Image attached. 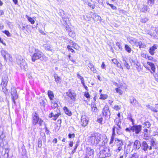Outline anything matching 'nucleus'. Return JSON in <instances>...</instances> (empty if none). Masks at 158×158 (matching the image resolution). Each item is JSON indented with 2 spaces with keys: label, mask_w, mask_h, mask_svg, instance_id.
I'll use <instances>...</instances> for the list:
<instances>
[{
  "label": "nucleus",
  "mask_w": 158,
  "mask_h": 158,
  "mask_svg": "<svg viewBox=\"0 0 158 158\" xmlns=\"http://www.w3.org/2000/svg\"><path fill=\"white\" fill-rule=\"evenodd\" d=\"M65 28L66 29V31L68 32L71 30V28L69 27V26L67 24H66L65 25Z\"/></svg>",
  "instance_id": "obj_47"
},
{
  "label": "nucleus",
  "mask_w": 158,
  "mask_h": 158,
  "mask_svg": "<svg viewBox=\"0 0 158 158\" xmlns=\"http://www.w3.org/2000/svg\"><path fill=\"white\" fill-rule=\"evenodd\" d=\"M148 20V19L147 18H142L140 20V21L142 23H146Z\"/></svg>",
  "instance_id": "obj_44"
},
{
  "label": "nucleus",
  "mask_w": 158,
  "mask_h": 158,
  "mask_svg": "<svg viewBox=\"0 0 158 158\" xmlns=\"http://www.w3.org/2000/svg\"><path fill=\"white\" fill-rule=\"evenodd\" d=\"M94 151L90 148H88L86 150V156L84 158H93Z\"/></svg>",
  "instance_id": "obj_4"
},
{
  "label": "nucleus",
  "mask_w": 158,
  "mask_h": 158,
  "mask_svg": "<svg viewBox=\"0 0 158 158\" xmlns=\"http://www.w3.org/2000/svg\"><path fill=\"white\" fill-rule=\"evenodd\" d=\"M127 119L128 120L131 122L132 123V125H134L135 124V120L132 118V116L131 115H130L129 116L127 117Z\"/></svg>",
  "instance_id": "obj_33"
},
{
  "label": "nucleus",
  "mask_w": 158,
  "mask_h": 158,
  "mask_svg": "<svg viewBox=\"0 0 158 158\" xmlns=\"http://www.w3.org/2000/svg\"><path fill=\"white\" fill-rule=\"evenodd\" d=\"M117 140L118 141V142H117L118 144L117 145V146H122L123 145V141L122 140H120L118 139H117Z\"/></svg>",
  "instance_id": "obj_34"
},
{
  "label": "nucleus",
  "mask_w": 158,
  "mask_h": 158,
  "mask_svg": "<svg viewBox=\"0 0 158 158\" xmlns=\"http://www.w3.org/2000/svg\"><path fill=\"white\" fill-rule=\"evenodd\" d=\"M129 102L132 105L135 106H137L139 104L138 101L133 96L130 97Z\"/></svg>",
  "instance_id": "obj_13"
},
{
  "label": "nucleus",
  "mask_w": 158,
  "mask_h": 158,
  "mask_svg": "<svg viewBox=\"0 0 158 158\" xmlns=\"http://www.w3.org/2000/svg\"><path fill=\"white\" fill-rule=\"evenodd\" d=\"M64 11L62 10H59V15L61 16H62L64 15Z\"/></svg>",
  "instance_id": "obj_53"
},
{
  "label": "nucleus",
  "mask_w": 158,
  "mask_h": 158,
  "mask_svg": "<svg viewBox=\"0 0 158 158\" xmlns=\"http://www.w3.org/2000/svg\"><path fill=\"white\" fill-rule=\"evenodd\" d=\"M53 104V105L52 106V107L53 108H57L58 106V104L56 103H52Z\"/></svg>",
  "instance_id": "obj_62"
},
{
  "label": "nucleus",
  "mask_w": 158,
  "mask_h": 158,
  "mask_svg": "<svg viewBox=\"0 0 158 158\" xmlns=\"http://www.w3.org/2000/svg\"><path fill=\"white\" fill-rule=\"evenodd\" d=\"M102 113L103 116L105 117L106 119H108L110 118V113L108 105H106L105 106L103 109Z\"/></svg>",
  "instance_id": "obj_2"
},
{
  "label": "nucleus",
  "mask_w": 158,
  "mask_h": 158,
  "mask_svg": "<svg viewBox=\"0 0 158 158\" xmlns=\"http://www.w3.org/2000/svg\"><path fill=\"white\" fill-rule=\"evenodd\" d=\"M52 101L51 103H57L59 102V99L57 98H55L53 100H52Z\"/></svg>",
  "instance_id": "obj_52"
},
{
  "label": "nucleus",
  "mask_w": 158,
  "mask_h": 158,
  "mask_svg": "<svg viewBox=\"0 0 158 158\" xmlns=\"http://www.w3.org/2000/svg\"><path fill=\"white\" fill-rule=\"evenodd\" d=\"M32 123L34 125H35L38 123L39 118L37 113L35 112L32 114Z\"/></svg>",
  "instance_id": "obj_12"
},
{
  "label": "nucleus",
  "mask_w": 158,
  "mask_h": 158,
  "mask_svg": "<svg viewBox=\"0 0 158 158\" xmlns=\"http://www.w3.org/2000/svg\"><path fill=\"white\" fill-rule=\"evenodd\" d=\"M54 78L55 79V81L57 83H59L61 81V79L60 77H58L57 75H55Z\"/></svg>",
  "instance_id": "obj_30"
},
{
  "label": "nucleus",
  "mask_w": 158,
  "mask_h": 158,
  "mask_svg": "<svg viewBox=\"0 0 158 158\" xmlns=\"http://www.w3.org/2000/svg\"><path fill=\"white\" fill-rule=\"evenodd\" d=\"M95 138V133L92 134V135L90 137V141L91 142L92 144H96V141Z\"/></svg>",
  "instance_id": "obj_22"
},
{
  "label": "nucleus",
  "mask_w": 158,
  "mask_h": 158,
  "mask_svg": "<svg viewBox=\"0 0 158 158\" xmlns=\"http://www.w3.org/2000/svg\"><path fill=\"white\" fill-rule=\"evenodd\" d=\"M123 63L124 65L127 68L129 69H130V67L129 64L127 63V58L126 57L123 56Z\"/></svg>",
  "instance_id": "obj_20"
},
{
  "label": "nucleus",
  "mask_w": 158,
  "mask_h": 158,
  "mask_svg": "<svg viewBox=\"0 0 158 158\" xmlns=\"http://www.w3.org/2000/svg\"><path fill=\"white\" fill-rule=\"evenodd\" d=\"M69 33V36L73 37L74 36V33L72 31H71V30L68 32Z\"/></svg>",
  "instance_id": "obj_43"
},
{
  "label": "nucleus",
  "mask_w": 158,
  "mask_h": 158,
  "mask_svg": "<svg viewBox=\"0 0 158 158\" xmlns=\"http://www.w3.org/2000/svg\"><path fill=\"white\" fill-rule=\"evenodd\" d=\"M84 96L87 98H89L90 95L88 92H85L84 93Z\"/></svg>",
  "instance_id": "obj_55"
},
{
  "label": "nucleus",
  "mask_w": 158,
  "mask_h": 158,
  "mask_svg": "<svg viewBox=\"0 0 158 158\" xmlns=\"http://www.w3.org/2000/svg\"><path fill=\"white\" fill-rule=\"evenodd\" d=\"M77 77L78 79L81 80V82H83V81H84V80L83 77L81 76L78 73H77Z\"/></svg>",
  "instance_id": "obj_40"
},
{
  "label": "nucleus",
  "mask_w": 158,
  "mask_h": 158,
  "mask_svg": "<svg viewBox=\"0 0 158 158\" xmlns=\"http://www.w3.org/2000/svg\"><path fill=\"white\" fill-rule=\"evenodd\" d=\"M141 147L142 150H143L145 152L147 151L148 149L150 150H151L152 149V146H150V147H149L148 144L145 141H144L142 142L141 144Z\"/></svg>",
  "instance_id": "obj_9"
},
{
  "label": "nucleus",
  "mask_w": 158,
  "mask_h": 158,
  "mask_svg": "<svg viewBox=\"0 0 158 158\" xmlns=\"http://www.w3.org/2000/svg\"><path fill=\"white\" fill-rule=\"evenodd\" d=\"M11 98H18V96L17 94V92L15 87L11 88Z\"/></svg>",
  "instance_id": "obj_15"
},
{
  "label": "nucleus",
  "mask_w": 158,
  "mask_h": 158,
  "mask_svg": "<svg viewBox=\"0 0 158 158\" xmlns=\"http://www.w3.org/2000/svg\"><path fill=\"white\" fill-rule=\"evenodd\" d=\"M117 149L116 150V151L118 152H120L121 150L122 149V146H117Z\"/></svg>",
  "instance_id": "obj_59"
},
{
  "label": "nucleus",
  "mask_w": 158,
  "mask_h": 158,
  "mask_svg": "<svg viewBox=\"0 0 158 158\" xmlns=\"http://www.w3.org/2000/svg\"><path fill=\"white\" fill-rule=\"evenodd\" d=\"M135 67L138 72H139L141 70V69L139 63L136 64Z\"/></svg>",
  "instance_id": "obj_37"
},
{
  "label": "nucleus",
  "mask_w": 158,
  "mask_h": 158,
  "mask_svg": "<svg viewBox=\"0 0 158 158\" xmlns=\"http://www.w3.org/2000/svg\"><path fill=\"white\" fill-rule=\"evenodd\" d=\"M26 17L28 21L30 22L31 24H33L34 23L35 21L32 18L29 17L27 15H26Z\"/></svg>",
  "instance_id": "obj_29"
},
{
  "label": "nucleus",
  "mask_w": 158,
  "mask_h": 158,
  "mask_svg": "<svg viewBox=\"0 0 158 158\" xmlns=\"http://www.w3.org/2000/svg\"><path fill=\"white\" fill-rule=\"evenodd\" d=\"M154 108L155 109V112H157L158 111V104H156L155 105Z\"/></svg>",
  "instance_id": "obj_64"
},
{
  "label": "nucleus",
  "mask_w": 158,
  "mask_h": 158,
  "mask_svg": "<svg viewBox=\"0 0 158 158\" xmlns=\"http://www.w3.org/2000/svg\"><path fill=\"white\" fill-rule=\"evenodd\" d=\"M18 62L20 66L22 69L26 70L27 69V64L24 60L22 59L21 60H18Z\"/></svg>",
  "instance_id": "obj_10"
},
{
  "label": "nucleus",
  "mask_w": 158,
  "mask_h": 158,
  "mask_svg": "<svg viewBox=\"0 0 158 158\" xmlns=\"http://www.w3.org/2000/svg\"><path fill=\"white\" fill-rule=\"evenodd\" d=\"M149 8L146 5H143V7L142 8L141 11L143 12L147 11L148 10Z\"/></svg>",
  "instance_id": "obj_32"
},
{
  "label": "nucleus",
  "mask_w": 158,
  "mask_h": 158,
  "mask_svg": "<svg viewBox=\"0 0 158 158\" xmlns=\"http://www.w3.org/2000/svg\"><path fill=\"white\" fill-rule=\"evenodd\" d=\"M3 32L5 33L8 37H10L11 36V34L8 31L5 30L4 31H3Z\"/></svg>",
  "instance_id": "obj_42"
},
{
  "label": "nucleus",
  "mask_w": 158,
  "mask_h": 158,
  "mask_svg": "<svg viewBox=\"0 0 158 158\" xmlns=\"http://www.w3.org/2000/svg\"><path fill=\"white\" fill-rule=\"evenodd\" d=\"M43 55L42 53L38 49H37L36 52L34 53L31 57V60L32 61L35 62L36 60L40 59Z\"/></svg>",
  "instance_id": "obj_1"
},
{
  "label": "nucleus",
  "mask_w": 158,
  "mask_h": 158,
  "mask_svg": "<svg viewBox=\"0 0 158 158\" xmlns=\"http://www.w3.org/2000/svg\"><path fill=\"white\" fill-rule=\"evenodd\" d=\"M67 96L69 97L72 100H74L76 96V94L74 91L70 89L66 92Z\"/></svg>",
  "instance_id": "obj_8"
},
{
  "label": "nucleus",
  "mask_w": 158,
  "mask_h": 158,
  "mask_svg": "<svg viewBox=\"0 0 158 158\" xmlns=\"http://www.w3.org/2000/svg\"><path fill=\"white\" fill-rule=\"evenodd\" d=\"M114 122L116 124L117 127L120 128L121 127V120L119 118H117L114 121Z\"/></svg>",
  "instance_id": "obj_25"
},
{
  "label": "nucleus",
  "mask_w": 158,
  "mask_h": 158,
  "mask_svg": "<svg viewBox=\"0 0 158 158\" xmlns=\"http://www.w3.org/2000/svg\"><path fill=\"white\" fill-rule=\"evenodd\" d=\"M8 81V78L6 75L3 76L2 78V82L1 84V86H2V89L4 88H6L7 86V84Z\"/></svg>",
  "instance_id": "obj_6"
},
{
  "label": "nucleus",
  "mask_w": 158,
  "mask_h": 158,
  "mask_svg": "<svg viewBox=\"0 0 158 158\" xmlns=\"http://www.w3.org/2000/svg\"><path fill=\"white\" fill-rule=\"evenodd\" d=\"M147 64H148L149 65L151 68V70L152 71V72H151V73H154L155 72L156 70L154 64L150 62H148Z\"/></svg>",
  "instance_id": "obj_21"
},
{
  "label": "nucleus",
  "mask_w": 158,
  "mask_h": 158,
  "mask_svg": "<svg viewBox=\"0 0 158 158\" xmlns=\"http://www.w3.org/2000/svg\"><path fill=\"white\" fill-rule=\"evenodd\" d=\"M124 48L126 51L129 53H130L132 51L131 48L127 44L125 45Z\"/></svg>",
  "instance_id": "obj_28"
},
{
  "label": "nucleus",
  "mask_w": 158,
  "mask_h": 158,
  "mask_svg": "<svg viewBox=\"0 0 158 158\" xmlns=\"http://www.w3.org/2000/svg\"><path fill=\"white\" fill-rule=\"evenodd\" d=\"M92 110L93 112H96L97 110V108L96 106L94 105H93V106H92Z\"/></svg>",
  "instance_id": "obj_45"
},
{
  "label": "nucleus",
  "mask_w": 158,
  "mask_h": 158,
  "mask_svg": "<svg viewBox=\"0 0 158 158\" xmlns=\"http://www.w3.org/2000/svg\"><path fill=\"white\" fill-rule=\"evenodd\" d=\"M43 121L41 118H39V121L38 122V123L39 125L40 126H41L43 123Z\"/></svg>",
  "instance_id": "obj_58"
},
{
  "label": "nucleus",
  "mask_w": 158,
  "mask_h": 158,
  "mask_svg": "<svg viewBox=\"0 0 158 158\" xmlns=\"http://www.w3.org/2000/svg\"><path fill=\"white\" fill-rule=\"evenodd\" d=\"M127 40L130 43L133 45L136 46V43L138 42V40L134 38L129 37L127 38Z\"/></svg>",
  "instance_id": "obj_14"
},
{
  "label": "nucleus",
  "mask_w": 158,
  "mask_h": 158,
  "mask_svg": "<svg viewBox=\"0 0 158 158\" xmlns=\"http://www.w3.org/2000/svg\"><path fill=\"white\" fill-rule=\"evenodd\" d=\"M131 127H130L129 128H127L125 129V131L127 132H130L131 131Z\"/></svg>",
  "instance_id": "obj_60"
},
{
  "label": "nucleus",
  "mask_w": 158,
  "mask_h": 158,
  "mask_svg": "<svg viewBox=\"0 0 158 158\" xmlns=\"http://www.w3.org/2000/svg\"><path fill=\"white\" fill-rule=\"evenodd\" d=\"M1 53L5 60L7 61V60H9L10 61L11 60L12 58L10 57V55L7 51L2 50L1 51Z\"/></svg>",
  "instance_id": "obj_5"
},
{
  "label": "nucleus",
  "mask_w": 158,
  "mask_h": 158,
  "mask_svg": "<svg viewBox=\"0 0 158 158\" xmlns=\"http://www.w3.org/2000/svg\"><path fill=\"white\" fill-rule=\"evenodd\" d=\"M116 45L118 47V48L120 49H122V46L120 45V44L119 42H117L116 43Z\"/></svg>",
  "instance_id": "obj_63"
},
{
  "label": "nucleus",
  "mask_w": 158,
  "mask_h": 158,
  "mask_svg": "<svg viewBox=\"0 0 158 158\" xmlns=\"http://www.w3.org/2000/svg\"><path fill=\"white\" fill-rule=\"evenodd\" d=\"M48 94L50 100L51 101L53 100V98L54 97L53 92L52 91L49 90L48 91Z\"/></svg>",
  "instance_id": "obj_26"
},
{
  "label": "nucleus",
  "mask_w": 158,
  "mask_h": 158,
  "mask_svg": "<svg viewBox=\"0 0 158 158\" xmlns=\"http://www.w3.org/2000/svg\"><path fill=\"white\" fill-rule=\"evenodd\" d=\"M37 49H36L34 47H32L29 48V51L30 52L33 53L35 52L36 51Z\"/></svg>",
  "instance_id": "obj_36"
},
{
  "label": "nucleus",
  "mask_w": 158,
  "mask_h": 158,
  "mask_svg": "<svg viewBox=\"0 0 158 158\" xmlns=\"http://www.w3.org/2000/svg\"><path fill=\"white\" fill-rule=\"evenodd\" d=\"M40 105L43 107H44L45 104V102L44 100L41 99L40 100Z\"/></svg>",
  "instance_id": "obj_31"
},
{
  "label": "nucleus",
  "mask_w": 158,
  "mask_h": 158,
  "mask_svg": "<svg viewBox=\"0 0 158 158\" xmlns=\"http://www.w3.org/2000/svg\"><path fill=\"white\" fill-rule=\"evenodd\" d=\"M148 59L149 60H152L153 62H156V60L152 57L151 56H148Z\"/></svg>",
  "instance_id": "obj_56"
},
{
  "label": "nucleus",
  "mask_w": 158,
  "mask_h": 158,
  "mask_svg": "<svg viewBox=\"0 0 158 158\" xmlns=\"http://www.w3.org/2000/svg\"><path fill=\"white\" fill-rule=\"evenodd\" d=\"M154 0H149L148 3L150 5L152 6L154 4Z\"/></svg>",
  "instance_id": "obj_49"
},
{
  "label": "nucleus",
  "mask_w": 158,
  "mask_h": 158,
  "mask_svg": "<svg viewBox=\"0 0 158 158\" xmlns=\"http://www.w3.org/2000/svg\"><path fill=\"white\" fill-rule=\"evenodd\" d=\"M131 126V131L134 132L135 134H138L141 131L142 126L140 125H132Z\"/></svg>",
  "instance_id": "obj_3"
},
{
  "label": "nucleus",
  "mask_w": 158,
  "mask_h": 158,
  "mask_svg": "<svg viewBox=\"0 0 158 158\" xmlns=\"http://www.w3.org/2000/svg\"><path fill=\"white\" fill-rule=\"evenodd\" d=\"M121 128V127H120V128L119 127H115V130H116V133L118 135H120L119 132L120 131Z\"/></svg>",
  "instance_id": "obj_41"
},
{
  "label": "nucleus",
  "mask_w": 158,
  "mask_h": 158,
  "mask_svg": "<svg viewBox=\"0 0 158 158\" xmlns=\"http://www.w3.org/2000/svg\"><path fill=\"white\" fill-rule=\"evenodd\" d=\"M38 146L40 148L42 146V139L40 138H39L38 140Z\"/></svg>",
  "instance_id": "obj_35"
},
{
  "label": "nucleus",
  "mask_w": 158,
  "mask_h": 158,
  "mask_svg": "<svg viewBox=\"0 0 158 158\" xmlns=\"http://www.w3.org/2000/svg\"><path fill=\"white\" fill-rule=\"evenodd\" d=\"M89 118L85 115H82L81 116V125L84 127H85L88 123Z\"/></svg>",
  "instance_id": "obj_7"
},
{
  "label": "nucleus",
  "mask_w": 158,
  "mask_h": 158,
  "mask_svg": "<svg viewBox=\"0 0 158 158\" xmlns=\"http://www.w3.org/2000/svg\"><path fill=\"white\" fill-rule=\"evenodd\" d=\"M115 90L117 92L119 93L120 95H121L122 94V90L119 89L118 88H116L115 89Z\"/></svg>",
  "instance_id": "obj_54"
},
{
  "label": "nucleus",
  "mask_w": 158,
  "mask_h": 158,
  "mask_svg": "<svg viewBox=\"0 0 158 158\" xmlns=\"http://www.w3.org/2000/svg\"><path fill=\"white\" fill-rule=\"evenodd\" d=\"M145 126L147 128H148L150 127V124L149 122H146L145 123Z\"/></svg>",
  "instance_id": "obj_48"
},
{
  "label": "nucleus",
  "mask_w": 158,
  "mask_h": 158,
  "mask_svg": "<svg viewBox=\"0 0 158 158\" xmlns=\"http://www.w3.org/2000/svg\"><path fill=\"white\" fill-rule=\"evenodd\" d=\"M115 126H114L112 129V134L111 137L114 138V136L115 135Z\"/></svg>",
  "instance_id": "obj_39"
},
{
  "label": "nucleus",
  "mask_w": 158,
  "mask_h": 158,
  "mask_svg": "<svg viewBox=\"0 0 158 158\" xmlns=\"http://www.w3.org/2000/svg\"><path fill=\"white\" fill-rule=\"evenodd\" d=\"M102 152L106 156H109L110 154V149L109 148H106L102 150Z\"/></svg>",
  "instance_id": "obj_18"
},
{
  "label": "nucleus",
  "mask_w": 158,
  "mask_h": 158,
  "mask_svg": "<svg viewBox=\"0 0 158 158\" xmlns=\"http://www.w3.org/2000/svg\"><path fill=\"white\" fill-rule=\"evenodd\" d=\"M92 17L93 18V19L95 21L100 20H101V18L100 16L96 13H94L92 15Z\"/></svg>",
  "instance_id": "obj_24"
},
{
  "label": "nucleus",
  "mask_w": 158,
  "mask_h": 158,
  "mask_svg": "<svg viewBox=\"0 0 158 158\" xmlns=\"http://www.w3.org/2000/svg\"><path fill=\"white\" fill-rule=\"evenodd\" d=\"M136 47L139 46L140 49L144 48L146 47V44L140 40H138V42L136 43Z\"/></svg>",
  "instance_id": "obj_16"
},
{
  "label": "nucleus",
  "mask_w": 158,
  "mask_h": 158,
  "mask_svg": "<svg viewBox=\"0 0 158 158\" xmlns=\"http://www.w3.org/2000/svg\"><path fill=\"white\" fill-rule=\"evenodd\" d=\"M60 115V114L58 113H57L56 114H54L53 118V119L55 120H56Z\"/></svg>",
  "instance_id": "obj_46"
},
{
  "label": "nucleus",
  "mask_w": 158,
  "mask_h": 158,
  "mask_svg": "<svg viewBox=\"0 0 158 158\" xmlns=\"http://www.w3.org/2000/svg\"><path fill=\"white\" fill-rule=\"evenodd\" d=\"M66 114L69 116H71L72 115L71 112L69 110L66 106L64 107L63 108Z\"/></svg>",
  "instance_id": "obj_23"
},
{
  "label": "nucleus",
  "mask_w": 158,
  "mask_h": 158,
  "mask_svg": "<svg viewBox=\"0 0 158 158\" xmlns=\"http://www.w3.org/2000/svg\"><path fill=\"white\" fill-rule=\"evenodd\" d=\"M88 5L90 7L93 9H94L95 8V6L91 4L90 2H88Z\"/></svg>",
  "instance_id": "obj_57"
},
{
  "label": "nucleus",
  "mask_w": 158,
  "mask_h": 158,
  "mask_svg": "<svg viewBox=\"0 0 158 158\" xmlns=\"http://www.w3.org/2000/svg\"><path fill=\"white\" fill-rule=\"evenodd\" d=\"M107 96L106 95L104 94H101L100 95V99H101L104 100V99H106L107 98Z\"/></svg>",
  "instance_id": "obj_38"
},
{
  "label": "nucleus",
  "mask_w": 158,
  "mask_h": 158,
  "mask_svg": "<svg viewBox=\"0 0 158 158\" xmlns=\"http://www.w3.org/2000/svg\"><path fill=\"white\" fill-rule=\"evenodd\" d=\"M88 65L91 71H93L94 73L96 72V70L95 69L94 65L91 63H89Z\"/></svg>",
  "instance_id": "obj_27"
},
{
  "label": "nucleus",
  "mask_w": 158,
  "mask_h": 158,
  "mask_svg": "<svg viewBox=\"0 0 158 158\" xmlns=\"http://www.w3.org/2000/svg\"><path fill=\"white\" fill-rule=\"evenodd\" d=\"M141 146L140 142L138 140H136L134 142L132 150L136 151L139 150Z\"/></svg>",
  "instance_id": "obj_11"
},
{
  "label": "nucleus",
  "mask_w": 158,
  "mask_h": 158,
  "mask_svg": "<svg viewBox=\"0 0 158 158\" xmlns=\"http://www.w3.org/2000/svg\"><path fill=\"white\" fill-rule=\"evenodd\" d=\"M95 135L96 141V144H98L101 141L102 135L98 133H95Z\"/></svg>",
  "instance_id": "obj_19"
},
{
  "label": "nucleus",
  "mask_w": 158,
  "mask_h": 158,
  "mask_svg": "<svg viewBox=\"0 0 158 158\" xmlns=\"http://www.w3.org/2000/svg\"><path fill=\"white\" fill-rule=\"evenodd\" d=\"M107 142V139H105L104 140H103L102 141V143L101 144H99V145L100 146H103L105 145V143Z\"/></svg>",
  "instance_id": "obj_50"
},
{
  "label": "nucleus",
  "mask_w": 158,
  "mask_h": 158,
  "mask_svg": "<svg viewBox=\"0 0 158 158\" xmlns=\"http://www.w3.org/2000/svg\"><path fill=\"white\" fill-rule=\"evenodd\" d=\"M158 47L157 44H154L153 46L151 47L149 50V52L152 55H154V51Z\"/></svg>",
  "instance_id": "obj_17"
},
{
  "label": "nucleus",
  "mask_w": 158,
  "mask_h": 158,
  "mask_svg": "<svg viewBox=\"0 0 158 158\" xmlns=\"http://www.w3.org/2000/svg\"><path fill=\"white\" fill-rule=\"evenodd\" d=\"M67 48L68 50L71 51L73 53H75V51L71 48V47L70 45H68L67 47Z\"/></svg>",
  "instance_id": "obj_51"
},
{
  "label": "nucleus",
  "mask_w": 158,
  "mask_h": 158,
  "mask_svg": "<svg viewBox=\"0 0 158 158\" xmlns=\"http://www.w3.org/2000/svg\"><path fill=\"white\" fill-rule=\"evenodd\" d=\"M68 137L69 138H71L72 137L74 138L75 137V134H69L68 135Z\"/></svg>",
  "instance_id": "obj_61"
}]
</instances>
